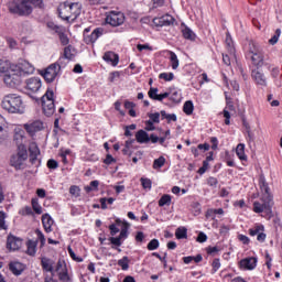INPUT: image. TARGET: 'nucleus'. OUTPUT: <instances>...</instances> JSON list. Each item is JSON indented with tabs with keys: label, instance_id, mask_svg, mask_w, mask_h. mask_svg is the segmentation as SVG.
<instances>
[{
	"label": "nucleus",
	"instance_id": "37998d69",
	"mask_svg": "<svg viewBox=\"0 0 282 282\" xmlns=\"http://www.w3.org/2000/svg\"><path fill=\"white\" fill-rule=\"evenodd\" d=\"M265 67L271 73L273 78H279V75L281 74L279 67H272V64H268Z\"/></svg>",
	"mask_w": 282,
	"mask_h": 282
},
{
	"label": "nucleus",
	"instance_id": "f3484780",
	"mask_svg": "<svg viewBox=\"0 0 282 282\" xmlns=\"http://www.w3.org/2000/svg\"><path fill=\"white\" fill-rule=\"evenodd\" d=\"M13 68L20 73V76H25V74H34V66L24 59L20 61L18 65L13 66Z\"/></svg>",
	"mask_w": 282,
	"mask_h": 282
},
{
	"label": "nucleus",
	"instance_id": "ddd939ff",
	"mask_svg": "<svg viewBox=\"0 0 282 282\" xmlns=\"http://www.w3.org/2000/svg\"><path fill=\"white\" fill-rule=\"evenodd\" d=\"M24 129L31 138H34L39 131H43L44 124L43 121L41 120H34V121H29L28 123L24 124Z\"/></svg>",
	"mask_w": 282,
	"mask_h": 282
},
{
	"label": "nucleus",
	"instance_id": "dca6fc26",
	"mask_svg": "<svg viewBox=\"0 0 282 282\" xmlns=\"http://www.w3.org/2000/svg\"><path fill=\"white\" fill-rule=\"evenodd\" d=\"M23 246V239L10 234L7 238V249L11 252H15Z\"/></svg>",
	"mask_w": 282,
	"mask_h": 282
},
{
	"label": "nucleus",
	"instance_id": "423d86ee",
	"mask_svg": "<svg viewBox=\"0 0 282 282\" xmlns=\"http://www.w3.org/2000/svg\"><path fill=\"white\" fill-rule=\"evenodd\" d=\"M58 17L63 21H69V19H78L80 17V3L78 2H64L58 9Z\"/></svg>",
	"mask_w": 282,
	"mask_h": 282
},
{
	"label": "nucleus",
	"instance_id": "2eb2a0df",
	"mask_svg": "<svg viewBox=\"0 0 282 282\" xmlns=\"http://www.w3.org/2000/svg\"><path fill=\"white\" fill-rule=\"evenodd\" d=\"M152 23L155 28H169V25H173V23H175V18L171 14H165L160 18H154Z\"/></svg>",
	"mask_w": 282,
	"mask_h": 282
},
{
	"label": "nucleus",
	"instance_id": "49530a36",
	"mask_svg": "<svg viewBox=\"0 0 282 282\" xmlns=\"http://www.w3.org/2000/svg\"><path fill=\"white\" fill-rule=\"evenodd\" d=\"M141 185L142 187L147 191H151L152 186H153V182H151V178H144L141 177L140 178Z\"/></svg>",
	"mask_w": 282,
	"mask_h": 282
},
{
	"label": "nucleus",
	"instance_id": "473e14b6",
	"mask_svg": "<svg viewBox=\"0 0 282 282\" xmlns=\"http://www.w3.org/2000/svg\"><path fill=\"white\" fill-rule=\"evenodd\" d=\"M176 239H188V229L186 227H178L175 230Z\"/></svg>",
	"mask_w": 282,
	"mask_h": 282
},
{
	"label": "nucleus",
	"instance_id": "6e6552de",
	"mask_svg": "<svg viewBox=\"0 0 282 282\" xmlns=\"http://www.w3.org/2000/svg\"><path fill=\"white\" fill-rule=\"evenodd\" d=\"M249 54H251V62L257 67L256 69H259L261 67L267 66L268 58H265V53L263 52V48L257 46L256 44H252V47L249 50Z\"/></svg>",
	"mask_w": 282,
	"mask_h": 282
},
{
	"label": "nucleus",
	"instance_id": "ea45409f",
	"mask_svg": "<svg viewBox=\"0 0 282 282\" xmlns=\"http://www.w3.org/2000/svg\"><path fill=\"white\" fill-rule=\"evenodd\" d=\"M69 59H66V57H64V55H62L55 63H53L54 65H56V67L61 69L65 68L67 66Z\"/></svg>",
	"mask_w": 282,
	"mask_h": 282
},
{
	"label": "nucleus",
	"instance_id": "052dcab7",
	"mask_svg": "<svg viewBox=\"0 0 282 282\" xmlns=\"http://www.w3.org/2000/svg\"><path fill=\"white\" fill-rule=\"evenodd\" d=\"M48 30H53V32H56V34H59L63 30V26H58V24H55L54 22H47Z\"/></svg>",
	"mask_w": 282,
	"mask_h": 282
},
{
	"label": "nucleus",
	"instance_id": "7ed1b4c3",
	"mask_svg": "<svg viewBox=\"0 0 282 282\" xmlns=\"http://www.w3.org/2000/svg\"><path fill=\"white\" fill-rule=\"evenodd\" d=\"M259 186L263 195L260 202L256 200L253 203V213H265V215L270 216L272 215V206H274V200L270 194V186L268 185V182H265V177H260Z\"/></svg>",
	"mask_w": 282,
	"mask_h": 282
},
{
	"label": "nucleus",
	"instance_id": "c9c22d12",
	"mask_svg": "<svg viewBox=\"0 0 282 282\" xmlns=\"http://www.w3.org/2000/svg\"><path fill=\"white\" fill-rule=\"evenodd\" d=\"M245 127H246V133H247V135H246L247 142H248L249 144L254 143V140L257 139V138L254 137V132H252V130L250 129V126L246 124Z\"/></svg>",
	"mask_w": 282,
	"mask_h": 282
},
{
	"label": "nucleus",
	"instance_id": "4468645a",
	"mask_svg": "<svg viewBox=\"0 0 282 282\" xmlns=\"http://www.w3.org/2000/svg\"><path fill=\"white\" fill-rule=\"evenodd\" d=\"M250 237H257L259 243H264L268 235H265V227L263 225H256L253 228L249 229Z\"/></svg>",
	"mask_w": 282,
	"mask_h": 282
},
{
	"label": "nucleus",
	"instance_id": "20e7f679",
	"mask_svg": "<svg viewBox=\"0 0 282 282\" xmlns=\"http://www.w3.org/2000/svg\"><path fill=\"white\" fill-rule=\"evenodd\" d=\"M2 109L9 113H25V105L21 96L17 94H9L3 97L1 102Z\"/></svg>",
	"mask_w": 282,
	"mask_h": 282
},
{
	"label": "nucleus",
	"instance_id": "393cba45",
	"mask_svg": "<svg viewBox=\"0 0 282 282\" xmlns=\"http://www.w3.org/2000/svg\"><path fill=\"white\" fill-rule=\"evenodd\" d=\"M135 140L139 144H149V142H151V139L149 138V133L144 130L137 131Z\"/></svg>",
	"mask_w": 282,
	"mask_h": 282
},
{
	"label": "nucleus",
	"instance_id": "69168bd1",
	"mask_svg": "<svg viewBox=\"0 0 282 282\" xmlns=\"http://www.w3.org/2000/svg\"><path fill=\"white\" fill-rule=\"evenodd\" d=\"M69 193L75 197H80V187H78L77 185H73L69 187Z\"/></svg>",
	"mask_w": 282,
	"mask_h": 282
},
{
	"label": "nucleus",
	"instance_id": "c03bdc74",
	"mask_svg": "<svg viewBox=\"0 0 282 282\" xmlns=\"http://www.w3.org/2000/svg\"><path fill=\"white\" fill-rule=\"evenodd\" d=\"M281 37V29H276L272 37L269 40L270 45H276L279 39Z\"/></svg>",
	"mask_w": 282,
	"mask_h": 282
},
{
	"label": "nucleus",
	"instance_id": "72a5a7b5",
	"mask_svg": "<svg viewBox=\"0 0 282 282\" xmlns=\"http://www.w3.org/2000/svg\"><path fill=\"white\" fill-rule=\"evenodd\" d=\"M32 209L36 215L43 214V207H41V204H39V198L34 197L31 199Z\"/></svg>",
	"mask_w": 282,
	"mask_h": 282
},
{
	"label": "nucleus",
	"instance_id": "5701e85b",
	"mask_svg": "<svg viewBox=\"0 0 282 282\" xmlns=\"http://www.w3.org/2000/svg\"><path fill=\"white\" fill-rule=\"evenodd\" d=\"M25 246H26V254L29 257H36V248L39 246V240L29 239Z\"/></svg>",
	"mask_w": 282,
	"mask_h": 282
},
{
	"label": "nucleus",
	"instance_id": "58836bf2",
	"mask_svg": "<svg viewBox=\"0 0 282 282\" xmlns=\"http://www.w3.org/2000/svg\"><path fill=\"white\" fill-rule=\"evenodd\" d=\"M6 127V118L0 115V143L6 140V130L3 129Z\"/></svg>",
	"mask_w": 282,
	"mask_h": 282
},
{
	"label": "nucleus",
	"instance_id": "a211bd4d",
	"mask_svg": "<svg viewBox=\"0 0 282 282\" xmlns=\"http://www.w3.org/2000/svg\"><path fill=\"white\" fill-rule=\"evenodd\" d=\"M105 34V29L102 28H96L90 34L86 35L84 37L86 45H91V43H96L99 39V36H102Z\"/></svg>",
	"mask_w": 282,
	"mask_h": 282
},
{
	"label": "nucleus",
	"instance_id": "79ce46f5",
	"mask_svg": "<svg viewBox=\"0 0 282 282\" xmlns=\"http://www.w3.org/2000/svg\"><path fill=\"white\" fill-rule=\"evenodd\" d=\"M225 43L227 45L228 52H230V54H232V52H235V46L232 45V36H230V33L226 34Z\"/></svg>",
	"mask_w": 282,
	"mask_h": 282
},
{
	"label": "nucleus",
	"instance_id": "bb28decb",
	"mask_svg": "<svg viewBox=\"0 0 282 282\" xmlns=\"http://www.w3.org/2000/svg\"><path fill=\"white\" fill-rule=\"evenodd\" d=\"M182 34H183V39H185L186 41H196L197 39V34H195L193 30L187 25H185L182 29Z\"/></svg>",
	"mask_w": 282,
	"mask_h": 282
},
{
	"label": "nucleus",
	"instance_id": "9d476101",
	"mask_svg": "<svg viewBox=\"0 0 282 282\" xmlns=\"http://www.w3.org/2000/svg\"><path fill=\"white\" fill-rule=\"evenodd\" d=\"M40 74L46 83H54L61 76V68L56 64H51L42 69Z\"/></svg>",
	"mask_w": 282,
	"mask_h": 282
},
{
	"label": "nucleus",
	"instance_id": "4c0bfd02",
	"mask_svg": "<svg viewBox=\"0 0 282 282\" xmlns=\"http://www.w3.org/2000/svg\"><path fill=\"white\" fill-rule=\"evenodd\" d=\"M17 155L21 158L22 160H28V148L25 144L18 145V153Z\"/></svg>",
	"mask_w": 282,
	"mask_h": 282
},
{
	"label": "nucleus",
	"instance_id": "338daca9",
	"mask_svg": "<svg viewBox=\"0 0 282 282\" xmlns=\"http://www.w3.org/2000/svg\"><path fill=\"white\" fill-rule=\"evenodd\" d=\"M120 78V72L116 70L109 74L108 80L109 83H116Z\"/></svg>",
	"mask_w": 282,
	"mask_h": 282
},
{
	"label": "nucleus",
	"instance_id": "b1692460",
	"mask_svg": "<svg viewBox=\"0 0 282 282\" xmlns=\"http://www.w3.org/2000/svg\"><path fill=\"white\" fill-rule=\"evenodd\" d=\"M42 224L45 232H52V226H54V219L50 214H44L42 216Z\"/></svg>",
	"mask_w": 282,
	"mask_h": 282
},
{
	"label": "nucleus",
	"instance_id": "2f4dec72",
	"mask_svg": "<svg viewBox=\"0 0 282 282\" xmlns=\"http://www.w3.org/2000/svg\"><path fill=\"white\" fill-rule=\"evenodd\" d=\"M183 111L186 116H193V111H195V105L192 100H187L184 102Z\"/></svg>",
	"mask_w": 282,
	"mask_h": 282
},
{
	"label": "nucleus",
	"instance_id": "f257e3e1",
	"mask_svg": "<svg viewBox=\"0 0 282 282\" xmlns=\"http://www.w3.org/2000/svg\"><path fill=\"white\" fill-rule=\"evenodd\" d=\"M34 8L45 10L44 0H13L8 3L10 14H17L18 17H30L34 12Z\"/></svg>",
	"mask_w": 282,
	"mask_h": 282
},
{
	"label": "nucleus",
	"instance_id": "6ab92c4d",
	"mask_svg": "<svg viewBox=\"0 0 282 282\" xmlns=\"http://www.w3.org/2000/svg\"><path fill=\"white\" fill-rule=\"evenodd\" d=\"M42 86L43 83L41 82L40 77H31L26 79V89H29V91H32V94H36V91H39Z\"/></svg>",
	"mask_w": 282,
	"mask_h": 282
},
{
	"label": "nucleus",
	"instance_id": "680f3d73",
	"mask_svg": "<svg viewBox=\"0 0 282 282\" xmlns=\"http://www.w3.org/2000/svg\"><path fill=\"white\" fill-rule=\"evenodd\" d=\"M10 67V62L0 59V74H4Z\"/></svg>",
	"mask_w": 282,
	"mask_h": 282
},
{
	"label": "nucleus",
	"instance_id": "9b49d317",
	"mask_svg": "<svg viewBox=\"0 0 282 282\" xmlns=\"http://www.w3.org/2000/svg\"><path fill=\"white\" fill-rule=\"evenodd\" d=\"M106 23L112 28H118L124 23V13L119 11H110L106 17Z\"/></svg>",
	"mask_w": 282,
	"mask_h": 282
},
{
	"label": "nucleus",
	"instance_id": "3c124183",
	"mask_svg": "<svg viewBox=\"0 0 282 282\" xmlns=\"http://www.w3.org/2000/svg\"><path fill=\"white\" fill-rule=\"evenodd\" d=\"M159 78H161V80H165L166 83H171V80H173V78H175V74H173V73H161L159 75Z\"/></svg>",
	"mask_w": 282,
	"mask_h": 282
},
{
	"label": "nucleus",
	"instance_id": "0e129e2a",
	"mask_svg": "<svg viewBox=\"0 0 282 282\" xmlns=\"http://www.w3.org/2000/svg\"><path fill=\"white\" fill-rule=\"evenodd\" d=\"M149 118H150V120H148V121H151L155 124H160V112L150 113Z\"/></svg>",
	"mask_w": 282,
	"mask_h": 282
},
{
	"label": "nucleus",
	"instance_id": "4be33fe9",
	"mask_svg": "<svg viewBox=\"0 0 282 282\" xmlns=\"http://www.w3.org/2000/svg\"><path fill=\"white\" fill-rule=\"evenodd\" d=\"M104 61L109 65H112V67H116L118 63H120V57L118 56V54L108 51L104 54Z\"/></svg>",
	"mask_w": 282,
	"mask_h": 282
},
{
	"label": "nucleus",
	"instance_id": "a19ab883",
	"mask_svg": "<svg viewBox=\"0 0 282 282\" xmlns=\"http://www.w3.org/2000/svg\"><path fill=\"white\" fill-rule=\"evenodd\" d=\"M164 164H166V159L164 156H160L154 160L153 169H155V170L162 169V166H164Z\"/></svg>",
	"mask_w": 282,
	"mask_h": 282
},
{
	"label": "nucleus",
	"instance_id": "603ef678",
	"mask_svg": "<svg viewBox=\"0 0 282 282\" xmlns=\"http://www.w3.org/2000/svg\"><path fill=\"white\" fill-rule=\"evenodd\" d=\"M6 212L0 210V230H8V225H6Z\"/></svg>",
	"mask_w": 282,
	"mask_h": 282
},
{
	"label": "nucleus",
	"instance_id": "09e8293b",
	"mask_svg": "<svg viewBox=\"0 0 282 282\" xmlns=\"http://www.w3.org/2000/svg\"><path fill=\"white\" fill-rule=\"evenodd\" d=\"M57 34L62 45H69V37H67V34H65V30L62 29Z\"/></svg>",
	"mask_w": 282,
	"mask_h": 282
},
{
	"label": "nucleus",
	"instance_id": "a878e982",
	"mask_svg": "<svg viewBox=\"0 0 282 282\" xmlns=\"http://www.w3.org/2000/svg\"><path fill=\"white\" fill-rule=\"evenodd\" d=\"M11 166H13V169H15V171H21V169H23V162H25V159H22L19 155H13L11 156Z\"/></svg>",
	"mask_w": 282,
	"mask_h": 282
},
{
	"label": "nucleus",
	"instance_id": "e433bc0d",
	"mask_svg": "<svg viewBox=\"0 0 282 282\" xmlns=\"http://www.w3.org/2000/svg\"><path fill=\"white\" fill-rule=\"evenodd\" d=\"M117 263L119 268H121V270L123 271L129 270V263H130L129 257L124 256L122 259H119Z\"/></svg>",
	"mask_w": 282,
	"mask_h": 282
},
{
	"label": "nucleus",
	"instance_id": "cd10ccee",
	"mask_svg": "<svg viewBox=\"0 0 282 282\" xmlns=\"http://www.w3.org/2000/svg\"><path fill=\"white\" fill-rule=\"evenodd\" d=\"M23 140H25V131H23V129L15 130L13 135V142H15L17 147L22 145Z\"/></svg>",
	"mask_w": 282,
	"mask_h": 282
},
{
	"label": "nucleus",
	"instance_id": "de8ad7c7",
	"mask_svg": "<svg viewBox=\"0 0 282 282\" xmlns=\"http://www.w3.org/2000/svg\"><path fill=\"white\" fill-rule=\"evenodd\" d=\"M129 237V224L124 223V226L121 228V231L118 236L119 239H127Z\"/></svg>",
	"mask_w": 282,
	"mask_h": 282
},
{
	"label": "nucleus",
	"instance_id": "bf43d9fd",
	"mask_svg": "<svg viewBox=\"0 0 282 282\" xmlns=\"http://www.w3.org/2000/svg\"><path fill=\"white\" fill-rule=\"evenodd\" d=\"M102 162L106 166H111V164H116L117 160L113 155L107 154Z\"/></svg>",
	"mask_w": 282,
	"mask_h": 282
},
{
	"label": "nucleus",
	"instance_id": "39448f33",
	"mask_svg": "<svg viewBox=\"0 0 282 282\" xmlns=\"http://www.w3.org/2000/svg\"><path fill=\"white\" fill-rule=\"evenodd\" d=\"M158 88L151 87L148 91L149 98L158 102H162L164 99L169 98L173 105H180V102H182V91L177 88H172L163 94H158Z\"/></svg>",
	"mask_w": 282,
	"mask_h": 282
},
{
	"label": "nucleus",
	"instance_id": "412c9836",
	"mask_svg": "<svg viewBox=\"0 0 282 282\" xmlns=\"http://www.w3.org/2000/svg\"><path fill=\"white\" fill-rule=\"evenodd\" d=\"M239 264L242 270H254L257 268V258H245L240 260Z\"/></svg>",
	"mask_w": 282,
	"mask_h": 282
},
{
	"label": "nucleus",
	"instance_id": "13d9d810",
	"mask_svg": "<svg viewBox=\"0 0 282 282\" xmlns=\"http://www.w3.org/2000/svg\"><path fill=\"white\" fill-rule=\"evenodd\" d=\"M135 123H132L130 126H126L124 128V135L126 138H131V135H133V133L131 131H135Z\"/></svg>",
	"mask_w": 282,
	"mask_h": 282
},
{
	"label": "nucleus",
	"instance_id": "6e6d98bb",
	"mask_svg": "<svg viewBox=\"0 0 282 282\" xmlns=\"http://www.w3.org/2000/svg\"><path fill=\"white\" fill-rule=\"evenodd\" d=\"M100 186V182L98 181H91L89 186L85 187L86 193H91V191H96Z\"/></svg>",
	"mask_w": 282,
	"mask_h": 282
},
{
	"label": "nucleus",
	"instance_id": "c756f323",
	"mask_svg": "<svg viewBox=\"0 0 282 282\" xmlns=\"http://www.w3.org/2000/svg\"><path fill=\"white\" fill-rule=\"evenodd\" d=\"M236 154L242 162L248 160V155H246V144L239 143L236 148Z\"/></svg>",
	"mask_w": 282,
	"mask_h": 282
},
{
	"label": "nucleus",
	"instance_id": "aec40b11",
	"mask_svg": "<svg viewBox=\"0 0 282 282\" xmlns=\"http://www.w3.org/2000/svg\"><path fill=\"white\" fill-rule=\"evenodd\" d=\"M29 153L31 164H36V160H39V155H41V149H39L36 142L33 141L29 144Z\"/></svg>",
	"mask_w": 282,
	"mask_h": 282
},
{
	"label": "nucleus",
	"instance_id": "5fc2aeb1",
	"mask_svg": "<svg viewBox=\"0 0 282 282\" xmlns=\"http://www.w3.org/2000/svg\"><path fill=\"white\" fill-rule=\"evenodd\" d=\"M212 268V274H215V272H217L219 268H221V261L219 260V258H215L213 260Z\"/></svg>",
	"mask_w": 282,
	"mask_h": 282
},
{
	"label": "nucleus",
	"instance_id": "0eeeda50",
	"mask_svg": "<svg viewBox=\"0 0 282 282\" xmlns=\"http://www.w3.org/2000/svg\"><path fill=\"white\" fill-rule=\"evenodd\" d=\"M42 109L45 116H54L56 106L54 105V90L47 88L46 93L41 98Z\"/></svg>",
	"mask_w": 282,
	"mask_h": 282
},
{
	"label": "nucleus",
	"instance_id": "f704fd0d",
	"mask_svg": "<svg viewBox=\"0 0 282 282\" xmlns=\"http://www.w3.org/2000/svg\"><path fill=\"white\" fill-rule=\"evenodd\" d=\"M170 61L172 69H177L180 67V59L177 58V54L175 52H170Z\"/></svg>",
	"mask_w": 282,
	"mask_h": 282
},
{
	"label": "nucleus",
	"instance_id": "f03ea898",
	"mask_svg": "<svg viewBox=\"0 0 282 282\" xmlns=\"http://www.w3.org/2000/svg\"><path fill=\"white\" fill-rule=\"evenodd\" d=\"M54 260L42 257L41 265L43 272H50L51 274H56L59 282H72V275H69V270L67 269V263L65 260H58L54 267Z\"/></svg>",
	"mask_w": 282,
	"mask_h": 282
},
{
	"label": "nucleus",
	"instance_id": "e2e57ef3",
	"mask_svg": "<svg viewBox=\"0 0 282 282\" xmlns=\"http://www.w3.org/2000/svg\"><path fill=\"white\" fill-rule=\"evenodd\" d=\"M47 169H50L51 171H56V169H58V162L54 159H50L46 163Z\"/></svg>",
	"mask_w": 282,
	"mask_h": 282
},
{
	"label": "nucleus",
	"instance_id": "4d7b16f0",
	"mask_svg": "<svg viewBox=\"0 0 282 282\" xmlns=\"http://www.w3.org/2000/svg\"><path fill=\"white\" fill-rule=\"evenodd\" d=\"M158 248H160V240L155 238L148 243V250L150 251L158 250Z\"/></svg>",
	"mask_w": 282,
	"mask_h": 282
},
{
	"label": "nucleus",
	"instance_id": "1a4fd4ad",
	"mask_svg": "<svg viewBox=\"0 0 282 282\" xmlns=\"http://www.w3.org/2000/svg\"><path fill=\"white\" fill-rule=\"evenodd\" d=\"M21 73L17 72L13 66H11L3 75V83L7 87H19V85H21Z\"/></svg>",
	"mask_w": 282,
	"mask_h": 282
},
{
	"label": "nucleus",
	"instance_id": "7c9ffc66",
	"mask_svg": "<svg viewBox=\"0 0 282 282\" xmlns=\"http://www.w3.org/2000/svg\"><path fill=\"white\" fill-rule=\"evenodd\" d=\"M172 202H173V196H171L169 194H164L159 199V206H160V208H163V206H171Z\"/></svg>",
	"mask_w": 282,
	"mask_h": 282
},
{
	"label": "nucleus",
	"instance_id": "a18cd8bd",
	"mask_svg": "<svg viewBox=\"0 0 282 282\" xmlns=\"http://www.w3.org/2000/svg\"><path fill=\"white\" fill-rule=\"evenodd\" d=\"M35 235L37 236V241H40V248H44L45 247V235L43 234V231H41V229H36Z\"/></svg>",
	"mask_w": 282,
	"mask_h": 282
},
{
	"label": "nucleus",
	"instance_id": "f8f14e48",
	"mask_svg": "<svg viewBox=\"0 0 282 282\" xmlns=\"http://www.w3.org/2000/svg\"><path fill=\"white\" fill-rule=\"evenodd\" d=\"M251 78L258 87H268V77L260 68H253L251 70Z\"/></svg>",
	"mask_w": 282,
	"mask_h": 282
},
{
	"label": "nucleus",
	"instance_id": "774afa93",
	"mask_svg": "<svg viewBox=\"0 0 282 282\" xmlns=\"http://www.w3.org/2000/svg\"><path fill=\"white\" fill-rule=\"evenodd\" d=\"M207 184L213 188H217V184H219V181L217 180V177L210 176L207 178Z\"/></svg>",
	"mask_w": 282,
	"mask_h": 282
},
{
	"label": "nucleus",
	"instance_id": "c85d7f7f",
	"mask_svg": "<svg viewBox=\"0 0 282 282\" xmlns=\"http://www.w3.org/2000/svg\"><path fill=\"white\" fill-rule=\"evenodd\" d=\"M9 270H11L12 274H14L15 276H21V274L23 273V267L21 262H11L9 264Z\"/></svg>",
	"mask_w": 282,
	"mask_h": 282
},
{
	"label": "nucleus",
	"instance_id": "864d4df0",
	"mask_svg": "<svg viewBox=\"0 0 282 282\" xmlns=\"http://www.w3.org/2000/svg\"><path fill=\"white\" fill-rule=\"evenodd\" d=\"M63 57L67 61H72L74 58V54L72 53V45H68L64 48Z\"/></svg>",
	"mask_w": 282,
	"mask_h": 282
},
{
	"label": "nucleus",
	"instance_id": "8fccbe9b",
	"mask_svg": "<svg viewBox=\"0 0 282 282\" xmlns=\"http://www.w3.org/2000/svg\"><path fill=\"white\" fill-rule=\"evenodd\" d=\"M68 254L70 257V259H73V261H76L77 263H83V258L76 256V253L74 252V249H72V247L67 248Z\"/></svg>",
	"mask_w": 282,
	"mask_h": 282
}]
</instances>
